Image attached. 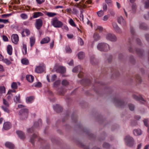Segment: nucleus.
Returning a JSON list of instances; mask_svg holds the SVG:
<instances>
[{
    "label": "nucleus",
    "mask_w": 149,
    "mask_h": 149,
    "mask_svg": "<svg viewBox=\"0 0 149 149\" xmlns=\"http://www.w3.org/2000/svg\"><path fill=\"white\" fill-rule=\"evenodd\" d=\"M97 49L100 51H107L109 49V45L104 43L98 44L97 45Z\"/></svg>",
    "instance_id": "obj_1"
},
{
    "label": "nucleus",
    "mask_w": 149,
    "mask_h": 149,
    "mask_svg": "<svg viewBox=\"0 0 149 149\" xmlns=\"http://www.w3.org/2000/svg\"><path fill=\"white\" fill-rule=\"evenodd\" d=\"M52 25L56 28H60L63 25V24L62 22L59 21L56 18H53L51 21Z\"/></svg>",
    "instance_id": "obj_2"
},
{
    "label": "nucleus",
    "mask_w": 149,
    "mask_h": 149,
    "mask_svg": "<svg viewBox=\"0 0 149 149\" xmlns=\"http://www.w3.org/2000/svg\"><path fill=\"white\" fill-rule=\"evenodd\" d=\"M125 141L126 145L129 146H132L134 144L133 138L129 136H127L125 137Z\"/></svg>",
    "instance_id": "obj_3"
},
{
    "label": "nucleus",
    "mask_w": 149,
    "mask_h": 149,
    "mask_svg": "<svg viewBox=\"0 0 149 149\" xmlns=\"http://www.w3.org/2000/svg\"><path fill=\"white\" fill-rule=\"evenodd\" d=\"M28 110L27 109H22L19 111V115L22 119L26 118L28 115Z\"/></svg>",
    "instance_id": "obj_4"
},
{
    "label": "nucleus",
    "mask_w": 149,
    "mask_h": 149,
    "mask_svg": "<svg viewBox=\"0 0 149 149\" xmlns=\"http://www.w3.org/2000/svg\"><path fill=\"white\" fill-rule=\"evenodd\" d=\"M106 38L108 40L111 41H115L116 40V37L114 35L111 33H108L106 36Z\"/></svg>",
    "instance_id": "obj_5"
},
{
    "label": "nucleus",
    "mask_w": 149,
    "mask_h": 149,
    "mask_svg": "<svg viewBox=\"0 0 149 149\" xmlns=\"http://www.w3.org/2000/svg\"><path fill=\"white\" fill-rule=\"evenodd\" d=\"M43 24V21L42 19H36L35 26L36 28L39 30L40 29V28L42 26Z\"/></svg>",
    "instance_id": "obj_6"
},
{
    "label": "nucleus",
    "mask_w": 149,
    "mask_h": 149,
    "mask_svg": "<svg viewBox=\"0 0 149 149\" xmlns=\"http://www.w3.org/2000/svg\"><path fill=\"white\" fill-rule=\"evenodd\" d=\"M12 40L13 43L16 44L19 41V37L17 34H13L12 36Z\"/></svg>",
    "instance_id": "obj_7"
},
{
    "label": "nucleus",
    "mask_w": 149,
    "mask_h": 149,
    "mask_svg": "<svg viewBox=\"0 0 149 149\" xmlns=\"http://www.w3.org/2000/svg\"><path fill=\"white\" fill-rule=\"evenodd\" d=\"M11 127V123L8 122L4 123L3 124V128L5 130L9 129Z\"/></svg>",
    "instance_id": "obj_8"
},
{
    "label": "nucleus",
    "mask_w": 149,
    "mask_h": 149,
    "mask_svg": "<svg viewBox=\"0 0 149 149\" xmlns=\"http://www.w3.org/2000/svg\"><path fill=\"white\" fill-rule=\"evenodd\" d=\"M114 30L117 33H121V29L115 23H113L112 24Z\"/></svg>",
    "instance_id": "obj_9"
},
{
    "label": "nucleus",
    "mask_w": 149,
    "mask_h": 149,
    "mask_svg": "<svg viewBox=\"0 0 149 149\" xmlns=\"http://www.w3.org/2000/svg\"><path fill=\"white\" fill-rule=\"evenodd\" d=\"M118 22L120 24L123 25H125L126 24V22L125 20L122 16L118 18Z\"/></svg>",
    "instance_id": "obj_10"
},
{
    "label": "nucleus",
    "mask_w": 149,
    "mask_h": 149,
    "mask_svg": "<svg viewBox=\"0 0 149 149\" xmlns=\"http://www.w3.org/2000/svg\"><path fill=\"white\" fill-rule=\"evenodd\" d=\"M50 39L48 37H46L43 38L40 41L41 44H44L48 43L50 40Z\"/></svg>",
    "instance_id": "obj_11"
},
{
    "label": "nucleus",
    "mask_w": 149,
    "mask_h": 149,
    "mask_svg": "<svg viewBox=\"0 0 149 149\" xmlns=\"http://www.w3.org/2000/svg\"><path fill=\"white\" fill-rule=\"evenodd\" d=\"M43 14L40 12H36L33 13V18H37L39 17L43 16Z\"/></svg>",
    "instance_id": "obj_12"
},
{
    "label": "nucleus",
    "mask_w": 149,
    "mask_h": 149,
    "mask_svg": "<svg viewBox=\"0 0 149 149\" xmlns=\"http://www.w3.org/2000/svg\"><path fill=\"white\" fill-rule=\"evenodd\" d=\"M30 34L29 30L28 29H25L22 32V36H29Z\"/></svg>",
    "instance_id": "obj_13"
},
{
    "label": "nucleus",
    "mask_w": 149,
    "mask_h": 149,
    "mask_svg": "<svg viewBox=\"0 0 149 149\" xmlns=\"http://www.w3.org/2000/svg\"><path fill=\"white\" fill-rule=\"evenodd\" d=\"M7 50L8 54L10 55L12 54L13 48L12 46L10 45H8L7 47Z\"/></svg>",
    "instance_id": "obj_14"
},
{
    "label": "nucleus",
    "mask_w": 149,
    "mask_h": 149,
    "mask_svg": "<svg viewBox=\"0 0 149 149\" xmlns=\"http://www.w3.org/2000/svg\"><path fill=\"white\" fill-rule=\"evenodd\" d=\"M57 71L61 73H63L66 72V70L64 67L62 66H60L58 67Z\"/></svg>",
    "instance_id": "obj_15"
},
{
    "label": "nucleus",
    "mask_w": 149,
    "mask_h": 149,
    "mask_svg": "<svg viewBox=\"0 0 149 149\" xmlns=\"http://www.w3.org/2000/svg\"><path fill=\"white\" fill-rule=\"evenodd\" d=\"M43 71V66H39L37 67L35 69V71L38 73H40Z\"/></svg>",
    "instance_id": "obj_16"
},
{
    "label": "nucleus",
    "mask_w": 149,
    "mask_h": 149,
    "mask_svg": "<svg viewBox=\"0 0 149 149\" xmlns=\"http://www.w3.org/2000/svg\"><path fill=\"white\" fill-rule=\"evenodd\" d=\"M5 146L10 149H13L14 148V145L9 142H6L5 143Z\"/></svg>",
    "instance_id": "obj_17"
},
{
    "label": "nucleus",
    "mask_w": 149,
    "mask_h": 149,
    "mask_svg": "<svg viewBox=\"0 0 149 149\" xmlns=\"http://www.w3.org/2000/svg\"><path fill=\"white\" fill-rule=\"evenodd\" d=\"M27 80L30 82H32L34 80V77L31 75H27L26 76Z\"/></svg>",
    "instance_id": "obj_18"
},
{
    "label": "nucleus",
    "mask_w": 149,
    "mask_h": 149,
    "mask_svg": "<svg viewBox=\"0 0 149 149\" xmlns=\"http://www.w3.org/2000/svg\"><path fill=\"white\" fill-rule=\"evenodd\" d=\"M23 48L22 49L23 54L25 55L27 53V47L26 45L24 43L22 44Z\"/></svg>",
    "instance_id": "obj_19"
},
{
    "label": "nucleus",
    "mask_w": 149,
    "mask_h": 149,
    "mask_svg": "<svg viewBox=\"0 0 149 149\" xmlns=\"http://www.w3.org/2000/svg\"><path fill=\"white\" fill-rule=\"evenodd\" d=\"M134 134L136 136H138L140 135L142 132L140 130H135L133 131Z\"/></svg>",
    "instance_id": "obj_20"
},
{
    "label": "nucleus",
    "mask_w": 149,
    "mask_h": 149,
    "mask_svg": "<svg viewBox=\"0 0 149 149\" xmlns=\"http://www.w3.org/2000/svg\"><path fill=\"white\" fill-rule=\"evenodd\" d=\"M133 97L134 99L137 100L142 101L143 102L142 103L143 104H145V101L144 100L143 98L142 97H139L136 95H134L133 96Z\"/></svg>",
    "instance_id": "obj_21"
},
{
    "label": "nucleus",
    "mask_w": 149,
    "mask_h": 149,
    "mask_svg": "<svg viewBox=\"0 0 149 149\" xmlns=\"http://www.w3.org/2000/svg\"><path fill=\"white\" fill-rule=\"evenodd\" d=\"M17 133L18 136L21 139H24V136L23 133L21 131H17Z\"/></svg>",
    "instance_id": "obj_22"
},
{
    "label": "nucleus",
    "mask_w": 149,
    "mask_h": 149,
    "mask_svg": "<svg viewBox=\"0 0 149 149\" xmlns=\"http://www.w3.org/2000/svg\"><path fill=\"white\" fill-rule=\"evenodd\" d=\"M9 107H7L4 106H2L1 107V109L5 112L9 113L10 112V110L8 108Z\"/></svg>",
    "instance_id": "obj_23"
},
{
    "label": "nucleus",
    "mask_w": 149,
    "mask_h": 149,
    "mask_svg": "<svg viewBox=\"0 0 149 149\" xmlns=\"http://www.w3.org/2000/svg\"><path fill=\"white\" fill-rule=\"evenodd\" d=\"M22 63L24 65H28L29 63L28 60L26 58H24L21 60Z\"/></svg>",
    "instance_id": "obj_24"
},
{
    "label": "nucleus",
    "mask_w": 149,
    "mask_h": 149,
    "mask_svg": "<svg viewBox=\"0 0 149 149\" xmlns=\"http://www.w3.org/2000/svg\"><path fill=\"white\" fill-rule=\"evenodd\" d=\"M30 42L31 46L32 47L34 44L35 41V38L34 37H31L30 38Z\"/></svg>",
    "instance_id": "obj_25"
},
{
    "label": "nucleus",
    "mask_w": 149,
    "mask_h": 149,
    "mask_svg": "<svg viewBox=\"0 0 149 149\" xmlns=\"http://www.w3.org/2000/svg\"><path fill=\"white\" fill-rule=\"evenodd\" d=\"M85 54L82 52H79L78 54V57L80 59H82L84 57Z\"/></svg>",
    "instance_id": "obj_26"
},
{
    "label": "nucleus",
    "mask_w": 149,
    "mask_h": 149,
    "mask_svg": "<svg viewBox=\"0 0 149 149\" xmlns=\"http://www.w3.org/2000/svg\"><path fill=\"white\" fill-rule=\"evenodd\" d=\"M81 69V66L80 65H78L73 69L72 71L74 72H76L80 70Z\"/></svg>",
    "instance_id": "obj_27"
},
{
    "label": "nucleus",
    "mask_w": 149,
    "mask_h": 149,
    "mask_svg": "<svg viewBox=\"0 0 149 149\" xmlns=\"http://www.w3.org/2000/svg\"><path fill=\"white\" fill-rule=\"evenodd\" d=\"M33 100V97L32 96L27 97L26 99V101L28 103H31Z\"/></svg>",
    "instance_id": "obj_28"
},
{
    "label": "nucleus",
    "mask_w": 149,
    "mask_h": 149,
    "mask_svg": "<svg viewBox=\"0 0 149 149\" xmlns=\"http://www.w3.org/2000/svg\"><path fill=\"white\" fill-rule=\"evenodd\" d=\"M46 15L49 17H52L56 15V13H54L48 12L47 13Z\"/></svg>",
    "instance_id": "obj_29"
},
{
    "label": "nucleus",
    "mask_w": 149,
    "mask_h": 149,
    "mask_svg": "<svg viewBox=\"0 0 149 149\" xmlns=\"http://www.w3.org/2000/svg\"><path fill=\"white\" fill-rule=\"evenodd\" d=\"M97 15L99 17H102L104 14V12L102 10H100L97 11Z\"/></svg>",
    "instance_id": "obj_30"
},
{
    "label": "nucleus",
    "mask_w": 149,
    "mask_h": 149,
    "mask_svg": "<svg viewBox=\"0 0 149 149\" xmlns=\"http://www.w3.org/2000/svg\"><path fill=\"white\" fill-rule=\"evenodd\" d=\"M93 38L95 40H97L100 38V36L97 33H95L93 36Z\"/></svg>",
    "instance_id": "obj_31"
},
{
    "label": "nucleus",
    "mask_w": 149,
    "mask_h": 149,
    "mask_svg": "<svg viewBox=\"0 0 149 149\" xmlns=\"http://www.w3.org/2000/svg\"><path fill=\"white\" fill-rule=\"evenodd\" d=\"M6 88L4 86H0V94L5 93Z\"/></svg>",
    "instance_id": "obj_32"
},
{
    "label": "nucleus",
    "mask_w": 149,
    "mask_h": 149,
    "mask_svg": "<svg viewBox=\"0 0 149 149\" xmlns=\"http://www.w3.org/2000/svg\"><path fill=\"white\" fill-rule=\"evenodd\" d=\"M143 122L144 124V125L145 126L147 127L148 128V130L149 132V126H148V120L147 119H144L143 120Z\"/></svg>",
    "instance_id": "obj_33"
},
{
    "label": "nucleus",
    "mask_w": 149,
    "mask_h": 149,
    "mask_svg": "<svg viewBox=\"0 0 149 149\" xmlns=\"http://www.w3.org/2000/svg\"><path fill=\"white\" fill-rule=\"evenodd\" d=\"M20 16L21 18L23 19H26L28 18V15L25 13L21 14L20 15Z\"/></svg>",
    "instance_id": "obj_34"
},
{
    "label": "nucleus",
    "mask_w": 149,
    "mask_h": 149,
    "mask_svg": "<svg viewBox=\"0 0 149 149\" xmlns=\"http://www.w3.org/2000/svg\"><path fill=\"white\" fill-rule=\"evenodd\" d=\"M2 61L4 63L7 65H9L11 63V62L6 58L3 59Z\"/></svg>",
    "instance_id": "obj_35"
},
{
    "label": "nucleus",
    "mask_w": 149,
    "mask_h": 149,
    "mask_svg": "<svg viewBox=\"0 0 149 149\" xmlns=\"http://www.w3.org/2000/svg\"><path fill=\"white\" fill-rule=\"evenodd\" d=\"M11 88L14 89H16L17 88V84L15 82H13L11 85Z\"/></svg>",
    "instance_id": "obj_36"
},
{
    "label": "nucleus",
    "mask_w": 149,
    "mask_h": 149,
    "mask_svg": "<svg viewBox=\"0 0 149 149\" xmlns=\"http://www.w3.org/2000/svg\"><path fill=\"white\" fill-rule=\"evenodd\" d=\"M3 104L5 106L9 107V105L8 102L4 98L3 99Z\"/></svg>",
    "instance_id": "obj_37"
},
{
    "label": "nucleus",
    "mask_w": 149,
    "mask_h": 149,
    "mask_svg": "<svg viewBox=\"0 0 149 149\" xmlns=\"http://www.w3.org/2000/svg\"><path fill=\"white\" fill-rule=\"evenodd\" d=\"M16 97V100H14V101L15 102H19V100L20 98V95L19 94L17 96H16L15 97Z\"/></svg>",
    "instance_id": "obj_38"
},
{
    "label": "nucleus",
    "mask_w": 149,
    "mask_h": 149,
    "mask_svg": "<svg viewBox=\"0 0 149 149\" xmlns=\"http://www.w3.org/2000/svg\"><path fill=\"white\" fill-rule=\"evenodd\" d=\"M69 23L72 26H76L73 20L71 19H70L69 21Z\"/></svg>",
    "instance_id": "obj_39"
},
{
    "label": "nucleus",
    "mask_w": 149,
    "mask_h": 149,
    "mask_svg": "<svg viewBox=\"0 0 149 149\" xmlns=\"http://www.w3.org/2000/svg\"><path fill=\"white\" fill-rule=\"evenodd\" d=\"M62 84L63 86H66L68 84V82L66 80H63L62 81Z\"/></svg>",
    "instance_id": "obj_40"
},
{
    "label": "nucleus",
    "mask_w": 149,
    "mask_h": 149,
    "mask_svg": "<svg viewBox=\"0 0 149 149\" xmlns=\"http://www.w3.org/2000/svg\"><path fill=\"white\" fill-rule=\"evenodd\" d=\"M66 52L67 53H70L72 52V50L69 47H67L65 49Z\"/></svg>",
    "instance_id": "obj_41"
},
{
    "label": "nucleus",
    "mask_w": 149,
    "mask_h": 149,
    "mask_svg": "<svg viewBox=\"0 0 149 149\" xmlns=\"http://www.w3.org/2000/svg\"><path fill=\"white\" fill-rule=\"evenodd\" d=\"M7 94L8 95L7 96V99L8 100H9L11 99L13 96V95L11 93H7Z\"/></svg>",
    "instance_id": "obj_42"
},
{
    "label": "nucleus",
    "mask_w": 149,
    "mask_h": 149,
    "mask_svg": "<svg viewBox=\"0 0 149 149\" xmlns=\"http://www.w3.org/2000/svg\"><path fill=\"white\" fill-rule=\"evenodd\" d=\"M107 5L106 4L104 3L103 4V11H106L107 9Z\"/></svg>",
    "instance_id": "obj_43"
},
{
    "label": "nucleus",
    "mask_w": 149,
    "mask_h": 149,
    "mask_svg": "<svg viewBox=\"0 0 149 149\" xmlns=\"http://www.w3.org/2000/svg\"><path fill=\"white\" fill-rule=\"evenodd\" d=\"M8 19H0V22H2L4 24H6L8 22Z\"/></svg>",
    "instance_id": "obj_44"
},
{
    "label": "nucleus",
    "mask_w": 149,
    "mask_h": 149,
    "mask_svg": "<svg viewBox=\"0 0 149 149\" xmlns=\"http://www.w3.org/2000/svg\"><path fill=\"white\" fill-rule=\"evenodd\" d=\"M60 83V81L58 80L55 81L54 83V86L56 87L57 86L59 85Z\"/></svg>",
    "instance_id": "obj_45"
},
{
    "label": "nucleus",
    "mask_w": 149,
    "mask_h": 149,
    "mask_svg": "<svg viewBox=\"0 0 149 149\" xmlns=\"http://www.w3.org/2000/svg\"><path fill=\"white\" fill-rule=\"evenodd\" d=\"M34 86L35 87H39L41 86V84L40 82H38L36 84H34Z\"/></svg>",
    "instance_id": "obj_46"
},
{
    "label": "nucleus",
    "mask_w": 149,
    "mask_h": 149,
    "mask_svg": "<svg viewBox=\"0 0 149 149\" xmlns=\"http://www.w3.org/2000/svg\"><path fill=\"white\" fill-rule=\"evenodd\" d=\"M129 108L132 111H133L134 109V106L132 104H129Z\"/></svg>",
    "instance_id": "obj_47"
},
{
    "label": "nucleus",
    "mask_w": 149,
    "mask_h": 149,
    "mask_svg": "<svg viewBox=\"0 0 149 149\" xmlns=\"http://www.w3.org/2000/svg\"><path fill=\"white\" fill-rule=\"evenodd\" d=\"M81 45H82L84 44V42L83 40L80 38H79L78 39Z\"/></svg>",
    "instance_id": "obj_48"
},
{
    "label": "nucleus",
    "mask_w": 149,
    "mask_h": 149,
    "mask_svg": "<svg viewBox=\"0 0 149 149\" xmlns=\"http://www.w3.org/2000/svg\"><path fill=\"white\" fill-rule=\"evenodd\" d=\"M105 2L109 5L112 4V2L111 0H105Z\"/></svg>",
    "instance_id": "obj_49"
},
{
    "label": "nucleus",
    "mask_w": 149,
    "mask_h": 149,
    "mask_svg": "<svg viewBox=\"0 0 149 149\" xmlns=\"http://www.w3.org/2000/svg\"><path fill=\"white\" fill-rule=\"evenodd\" d=\"M37 3L39 4H42L44 2L45 0H36Z\"/></svg>",
    "instance_id": "obj_50"
},
{
    "label": "nucleus",
    "mask_w": 149,
    "mask_h": 149,
    "mask_svg": "<svg viewBox=\"0 0 149 149\" xmlns=\"http://www.w3.org/2000/svg\"><path fill=\"white\" fill-rule=\"evenodd\" d=\"M3 39L4 41H8V39L7 37L5 36H2Z\"/></svg>",
    "instance_id": "obj_51"
},
{
    "label": "nucleus",
    "mask_w": 149,
    "mask_h": 149,
    "mask_svg": "<svg viewBox=\"0 0 149 149\" xmlns=\"http://www.w3.org/2000/svg\"><path fill=\"white\" fill-rule=\"evenodd\" d=\"M109 17V15H105L103 17V20L104 21H106L108 19Z\"/></svg>",
    "instance_id": "obj_52"
},
{
    "label": "nucleus",
    "mask_w": 149,
    "mask_h": 149,
    "mask_svg": "<svg viewBox=\"0 0 149 149\" xmlns=\"http://www.w3.org/2000/svg\"><path fill=\"white\" fill-rule=\"evenodd\" d=\"M56 78V75L54 74L52 76V79H51V81H54Z\"/></svg>",
    "instance_id": "obj_53"
},
{
    "label": "nucleus",
    "mask_w": 149,
    "mask_h": 149,
    "mask_svg": "<svg viewBox=\"0 0 149 149\" xmlns=\"http://www.w3.org/2000/svg\"><path fill=\"white\" fill-rule=\"evenodd\" d=\"M145 7L146 8L149 7V1L147 0L145 2Z\"/></svg>",
    "instance_id": "obj_54"
},
{
    "label": "nucleus",
    "mask_w": 149,
    "mask_h": 149,
    "mask_svg": "<svg viewBox=\"0 0 149 149\" xmlns=\"http://www.w3.org/2000/svg\"><path fill=\"white\" fill-rule=\"evenodd\" d=\"M11 15V14H3L2 15H1V17L3 18H4L6 17H8L10 16Z\"/></svg>",
    "instance_id": "obj_55"
},
{
    "label": "nucleus",
    "mask_w": 149,
    "mask_h": 149,
    "mask_svg": "<svg viewBox=\"0 0 149 149\" xmlns=\"http://www.w3.org/2000/svg\"><path fill=\"white\" fill-rule=\"evenodd\" d=\"M144 24H140V26H139L140 28V29H146L145 26H144Z\"/></svg>",
    "instance_id": "obj_56"
},
{
    "label": "nucleus",
    "mask_w": 149,
    "mask_h": 149,
    "mask_svg": "<svg viewBox=\"0 0 149 149\" xmlns=\"http://www.w3.org/2000/svg\"><path fill=\"white\" fill-rule=\"evenodd\" d=\"M144 17L146 19H148L149 18V12L144 16Z\"/></svg>",
    "instance_id": "obj_57"
},
{
    "label": "nucleus",
    "mask_w": 149,
    "mask_h": 149,
    "mask_svg": "<svg viewBox=\"0 0 149 149\" xmlns=\"http://www.w3.org/2000/svg\"><path fill=\"white\" fill-rule=\"evenodd\" d=\"M54 44V41L53 40L52 41V42L50 43V46L51 48H52L53 47Z\"/></svg>",
    "instance_id": "obj_58"
},
{
    "label": "nucleus",
    "mask_w": 149,
    "mask_h": 149,
    "mask_svg": "<svg viewBox=\"0 0 149 149\" xmlns=\"http://www.w3.org/2000/svg\"><path fill=\"white\" fill-rule=\"evenodd\" d=\"M109 146V144L107 143H105L103 145V147L105 148H108Z\"/></svg>",
    "instance_id": "obj_59"
},
{
    "label": "nucleus",
    "mask_w": 149,
    "mask_h": 149,
    "mask_svg": "<svg viewBox=\"0 0 149 149\" xmlns=\"http://www.w3.org/2000/svg\"><path fill=\"white\" fill-rule=\"evenodd\" d=\"M4 70V68L2 65L0 64V71H3Z\"/></svg>",
    "instance_id": "obj_60"
},
{
    "label": "nucleus",
    "mask_w": 149,
    "mask_h": 149,
    "mask_svg": "<svg viewBox=\"0 0 149 149\" xmlns=\"http://www.w3.org/2000/svg\"><path fill=\"white\" fill-rule=\"evenodd\" d=\"M12 92L15 93V92H16V91L15 90H9L8 92V93H11Z\"/></svg>",
    "instance_id": "obj_61"
},
{
    "label": "nucleus",
    "mask_w": 149,
    "mask_h": 149,
    "mask_svg": "<svg viewBox=\"0 0 149 149\" xmlns=\"http://www.w3.org/2000/svg\"><path fill=\"white\" fill-rule=\"evenodd\" d=\"M83 75V73L82 72H80L78 75V76L79 77L81 78L82 77Z\"/></svg>",
    "instance_id": "obj_62"
},
{
    "label": "nucleus",
    "mask_w": 149,
    "mask_h": 149,
    "mask_svg": "<svg viewBox=\"0 0 149 149\" xmlns=\"http://www.w3.org/2000/svg\"><path fill=\"white\" fill-rule=\"evenodd\" d=\"M29 22L28 21H24L23 22V24L25 26H27Z\"/></svg>",
    "instance_id": "obj_63"
},
{
    "label": "nucleus",
    "mask_w": 149,
    "mask_h": 149,
    "mask_svg": "<svg viewBox=\"0 0 149 149\" xmlns=\"http://www.w3.org/2000/svg\"><path fill=\"white\" fill-rule=\"evenodd\" d=\"M67 36L69 38H72L73 37V35L71 34H67Z\"/></svg>",
    "instance_id": "obj_64"
}]
</instances>
